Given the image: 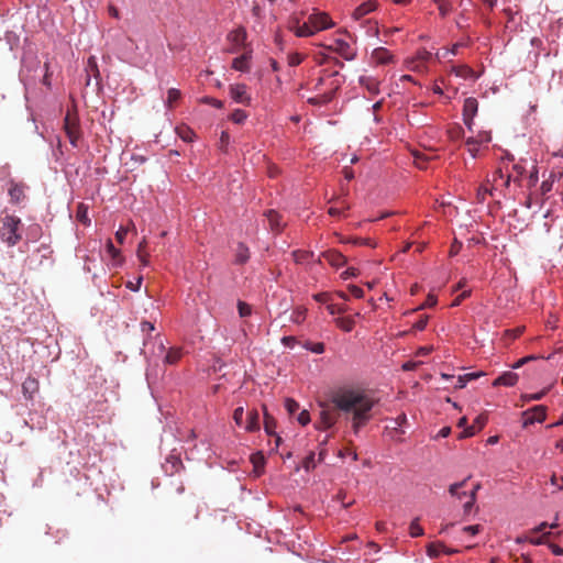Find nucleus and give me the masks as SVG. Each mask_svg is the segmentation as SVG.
<instances>
[{"label":"nucleus","mask_w":563,"mask_h":563,"mask_svg":"<svg viewBox=\"0 0 563 563\" xmlns=\"http://www.w3.org/2000/svg\"><path fill=\"white\" fill-rule=\"evenodd\" d=\"M375 400L361 390L345 388L335 391L331 396L330 404H320L319 421L316 428L327 430L332 428L339 420V411L352 413V428L358 433L372 418V409Z\"/></svg>","instance_id":"1"},{"label":"nucleus","mask_w":563,"mask_h":563,"mask_svg":"<svg viewBox=\"0 0 563 563\" xmlns=\"http://www.w3.org/2000/svg\"><path fill=\"white\" fill-rule=\"evenodd\" d=\"M21 224V219L15 216L7 214L5 217H3L1 219L0 227L1 241L5 243L8 246L16 245L22 239V235L20 233Z\"/></svg>","instance_id":"2"},{"label":"nucleus","mask_w":563,"mask_h":563,"mask_svg":"<svg viewBox=\"0 0 563 563\" xmlns=\"http://www.w3.org/2000/svg\"><path fill=\"white\" fill-rule=\"evenodd\" d=\"M488 184H493V188L500 189L504 195L506 191H509L511 176L509 174H504L501 168H497L493 172L492 176L487 178Z\"/></svg>","instance_id":"3"},{"label":"nucleus","mask_w":563,"mask_h":563,"mask_svg":"<svg viewBox=\"0 0 563 563\" xmlns=\"http://www.w3.org/2000/svg\"><path fill=\"white\" fill-rule=\"evenodd\" d=\"M327 49L339 54L346 60H353L356 56L355 49L351 45L341 38H335L332 44L325 46Z\"/></svg>","instance_id":"4"},{"label":"nucleus","mask_w":563,"mask_h":563,"mask_svg":"<svg viewBox=\"0 0 563 563\" xmlns=\"http://www.w3.org/2000/svg\"><path fill=\"white\" fill-rule=\"evenodd\" d=\"M523 427L533 424L534 422H542L547 418V407L543 405L534 406L522 412Z\"/></svg>","instance_id":"5"},{"label":"nucleus","mask_w":563,"mask_h":563,"mask_svg":"<svg viewBox=\"0 0 563 563\" xmlns=\"http://www.w3.org/2000/svg\"><path fill=\"white\" fill-rule=\"evenodd\" d=\"M478 101L474 97H468L463 104V122L470 131H472L473 119L477 114Z\"/></svg>","instance_id":"6"},{"label":"nucleus","mask_w":563,"mask_h":563,"mask_svg":"<svg viewBox=\"0 0 563 563\" xmlns=\"http://www.w3.org/2000/svg\"><path fill=\"white\" fill-rule=\"evenodd\" d=\"M230 96L231 98L244 106H249L251 103V96L247 92V87L244 84H235L230 86Z\"/></svg>","instance_id":"7"},{"label":"nucleus","mask_w":563,"mask_h":563,"mask_svg":"<svg viewBox=\"0 0 563 563\" xmlns=\"http://www.w3.org/2000/svg\"><path fill=\"white\" fill-rule=\"evenodd\" d=\"M308 20L312 29L314 30V33L331 27L333 25V23L330 20V16L324 12L312 13L309 15Z\"/></svg>","instance_id":"8"},{"label":"nucleus","mask_w":563,"mask_h":563,"mask_svg":"<svg viewBox=\"0 0 563 563\" xmlns=\"http://www.w3.org/2000/svg\"><path fill=\"white\" fill-rule=\"evenodd\" d=\"M64 128H65V132L67 134V137H68L70 144L74 147H76L77 143H78V140L80 137V131H79L78 123L76 122L75 119H71L70 115L67 114L65 117Z\"/></svg>","instance_id":"9"},{"label":"nucleus","mask_w":563,"mask_h":563,"mask_svg":"<svg viewBox=\"0 0 563 563\" xmlns=\"http://www.w3.org/2000/svg\"><path fill=\"white\" fill-rule=\"evenodd\" d=\"M321 256L333 267H341L347 262L346 257L336 250L325 251Z\"/></svg>","instance_id":"10"},{"label":"nucleus","mask_w":563,"mask_h":563,"mask_svg":"<svg viewBox=\"0 0 563 563\" xmlns=\"http://www.w3.org/2000/svg\"><path fill=\"white\" fill-rule=\"evenodd\" d=\"M487 422V417L479 415L472 426L465 428L459 435L460 439L473 437L476 432L481 431Z\"/></svg>","instance_id":"11"},{"label":"nucleus","mask_w":563,"mask_h":563,"mask_svg":"<svg viewBox=\"0 0 563 563\" xmlns=\"http://www.w3.org/2000/svg\"><path fill=\"white\" fill-rule=\"evenodd\" d=\"M360 85L367 90L371 96H376L380 92V81L372 76H361L358 79Z\"/></svg>","instance_id":"12"},{"label":"nucleus","mask_w":563,"mask_h":563,"mask_svg":"<svg viewBox=\"0 0 563 563\" xmlns=\"http://www.w3.org/2000/svg\"><path fill=\"white\" fill-rule=\"evenodd\" d=\"M40 389V383L34 377H26L25 380L22 384V391L26 399H33L34 395Z\"/></svg>","instance_id":"13"},{"label":"nucleus","mask_w":563,"mask_h":563,"mask_svg":"<svg viewBox=\"0 0 563 563\" xmlns=\"http://www.w3.org/2000/svg\"><path fill=\"white\" fill-rule=\"evenodd\" d=\"M519 379L518 374L514 372H505L501 375H499L493 383V386H507L512 387L517 384Z\"/></svg>","instance_id":"14"},{"label":"nucleus","mask_w":563,"mask_h":563,"mask_svg":"<svg viewBox=\"0 0 563 563\" xmlns=\"http://www.w3.org/2000/svg\"><path fill=\"white\" fill-rule=\"evenodd\" d=\"M455 550L448 549L443 542H431L427 545V554L431 559L439 558L441 553L452 554Z\"/></svg>","instance_id":"15"},{"label":"nucleus","mask_w":563,"mask_h":563,"mask_svg":"<svg viewBox=\"0 0 563 563\" xmlns=\"http://www.w3.org/2000/svg\"><path fill=\"white\" fill-rule=\"evenodd\" d=\"M265 216L268 220L269 228L272 231L278 233L283 230L285 223L283 222L282 216L275 210H267Z\"/></svg>","instance_id":"16"},{"label":"nucleus","mask_w":563,"mask_h":563,"mask_svg":"<svg viewBox=\"0 0 563 563\" xmlns=\"http://www.w3.org/2000/svg\"><path fill=\"white\" fill-rule=\"evenodd\" d=\"M372 59L377 65H386L393 60V55L384 47H377L372 52Z\"/></svg>","instance_id":"17"},{"label":"nucleus","mask_w":563,"mask_h":563,"mask_svg":"<svg viewBox=\"0 0 563 563\" xmlns=\"http://www.w3.org/2000/svg\"><path fill=\"white\" fill-rule=\"evenodd\" d=\"M377 8V1L375 0H368L366 2H363L360 4L353 12V18L355 20H360L366 14L373 12Z\"/></svg>","instance_id":"18"},{"label":"nucleus","mask_w":563,"mask_h":563,"mask_svg":"<svg viewBox=\"0 0 563 563\" xmlns=\"http://www.w3.org/2000/svg\"><path fill=\"white\" fill-rule=\"evenodd\" d=\"M260 413L256 409H252L247 412V419L244 429L247 432H256L260 430Z\"/></svg>","instance_id":"19"},{"label":"nucleus","mask_w":563,"mask_h":563,"mask_svg":"<svg viewBox=\"0 0 563 563\" xmlns=\"http://www.w3.org/2000/svg\"><path fill=\"white\" fill-rule=\"evenodd\" d=\"M181 357H183V349L181 347H170L167 351L163 362L165 365H175L180 361Z\"/></svg>","instance_id":"20"},{"label":"nucleus","mask_w":563,"mask_h":563,"mask_svg":"<svg viewBox=\"0 0 563 563\" xmlns=\"http://www.w3.org/2000/svg\"><path fill=\"white\" fill-rule=\"evenodd\" d=\"M496 189L493 188V184H488L487 181L485 184H482L476 191V200L478 203H483L487 196H493L494 191Z\"/></svg>","instance_id":"21"},{"label":"nucleus","mask_w":563,"mask_h":563,"mask_svg":"<svg viewBox=\"0 0 563 563\" xmlns=\"http://www.w3.org/2000/svg\"><path fill=\"white\" fill-rule=\"evenodd\" d=\"M228 38L236 46H241L246 40V31L244 27H238L229 33Z\"/></svg>","instance_id":"22"},{"label":"nucleus","mask_w":563,"mask_h":563,"mask_svg":"<svg viewBox=\"0 0 563 563\" xmlns=\"http://www.w3.org/2000/svg\"><path fill=\"white\" fill-rule=\"evenodd\" d=\"M452 73H454L457 77L468 79L473 78L476 79L477 76L475 75V71L467 65H459L452 67Z\"/></svg>","instance_id":"23"},{"label":"nucleus","mask_w":563,"mask_h":563,"mask_svg":"<svg viewBox=\"0 0 563 563\" xmlns=\"http://www.w3.org/2000/svg\"><path fill=\"white\" fill-rule=\"evenodd\" d=\"M9 196L11 201L14 203H19L24 199V186L19 184H12L9 189Z\"/></svg>","instance_id":"24"},{"label":"nucleus","mask_w":563,"mask_h":563,"mask_svg":"<svg viewBox=\"0 0 563 563\" xmlns=\"http://www.w3.org/2000/svg\"><path fill=\"white\" fill-rule=\"evenodd\" d=\"M263 409H264V429H265V432L268 434V435H276L275 434V429H276V426H277V422L276 420L274 419V417H272L267 410H266V407L263 406Z\"/></svg>","instance_id":"25"},{"label":"nucleus","mask_w":563,"mask_h":563,"mask_svg":"<svg viewBox=\"0 0 563 563\" xmlns=\"http://www.w3.org/2000/svg\"><path fill=\"white\" fill-rule=\"evenodd\" d=\"M250 56L244 54L233 59L232 68L239 71H249L250 70Z\"/></svg>","instance_id":"26"},{"label":"nucleus","mask_w":563,"mask_h":563,"mask_svg":"<svg viewBox=\"0 0 563 563\" xmlns=\"http://www.w3.org/2000/svg\"><path fill=\"white\" fill-rule=\"evenodd\" d=\"M335 323L341 330L345 332H351L355 327V321L352 317L336 318Z\"/></svg>","instance_id":"27"},{"label":"nucleus","mask_w":563,"mask_h":563,"mask_svg":"<svg viewBox=\"0 0 563 563\" xmlns=\"http://www.w3.org/2000/svg\"><path fill=\"white\" fill-rule=\"evenodd\" d=\"M294 32L299 37H308L314 34V30L312 29L309 20L301 25H298L294 29Z\"/></svg>","instance_id":"28"},{"label":"nucleus","mask_w":563,"mask_h":563,"mask_svg":"<svg viewBox=\"0 0 563 563\" xmlns=\"http://www.w3.org/2000/svg\"><path fill=\"white\" fill-rule=\"evenodd\" d=\"M181 98V92L176 88H170L167 91V99L165 101V104L167 108L172 109Z\"/></svg>","instance_id":"29"},{"label":"nucleus","mask_w":563,"mask_h":563,"mask_svg":"<svg viewBox=\"0 0 563 563\" xmlns=\"http://www.w3.org/2000/svg\"><path fill=\"white\" fill-rule=\"evenodd\" d=\"M145 249H146V240L143 239L139 244L137 252H136L137 258L140 260L141 264L143 266L148 265V254L146 253Z\"/></svg>","instance_id":"30"},{"label":"nucleus","mask_w":563,"mask_h":563,"mask_svg":"<svg viewBox=\"0 0 563 563\" xmlns=\"http://www.w3.org/2000/svg\"><path fill=\"white\" fill-rule=\"evenodd\" d=\"M332 99H333V92H324L320 96L310 98L308 101L311 104L321 106V104L329 103L330 101H332Z\"/></svg>","instance_id":"31"},{"label":"nucleus","mask_w":563,"mask_h":563,"mask_svg":"<svg viewBox=\"0 0 563 563\" xmlns=\"http://www.w3.org/2000/svg\"><path fill=\"white\" fill-rule=\"evenodd\" d=\"M249 257H250L249 249L244 244L240 243L238 246V251H236V261L240 264H243L249 260Z\"/></svg>","instance_id":"32"},{"label":"nucleus","mask_w":563,"mask_h":563,"mask_svg":"<svg viewBox=\"0 0 563 563\" xmlns=\"http://www.w3.org/2000/svg\"><path fill=\"white\" fill-rule=\"evenodd\" d=\"M409 533L412 538H417L423 534V528L419 523V519L416 518L409 526Z\"/></svg>","instance_id":"33"},{"label":"nucleus","mask_w":563,"mask_h":563,"mask_svg":"<svg viewBox=\"0 0 563 563\" xmlns=\"http://www.w3.org/2000/svg\"><path fill=\"white\" fill-rule=\"evenodd\" d=\"M177 134L185 141V142H191L192 137L195 135L194 131L190 130L187 126H180L177 128Z\"/></svg>","instance_id":"34"},{"label":"nucleus","mask_w":563,"mask_h":563,"mask_svg":"<svg viewBox=\"0 0 563 563\" xmlns=\"http://www.w3.org/2000/svg\"><path fill=\"white\" fill-rule=\"evenodd\" d=\"M307 309L303 307H297L292 312V321L295 323H301L306 319Z\"/></svg>","instance_id":"35"},{"label":"nucleus","mask_w":563,"mask_h":563,"mask_svg":"<svg viewBox=\"0 0 563 563\" xmlns=\"http://www.w3.org/2000/svg\"><path fill=\"white\" fill-rule=\"evenodd\" d=\"M305 347L316 354H321L325 350V346L322 342H317V343L307 342L305 344Z\"/></svg>","instance_id":"36"},{"label":"nucleus","mask_w":563,"mask_h":563,"mask_svg":"<svg viewBox=\"0 0 563 563\" xmlns=\"http://www.w3.org/2000/svg\"><path fill=\"white\" fill-rule=\"evenodd\" d=\"M247 118V114L244 110H241V109H236L232 112L231 114V120L234 122V123H238V124H241L243 123Z\"/></svg>","instance_id":"37"},{"label":"nucleus","mask_w":563,"mask_h":563,"mask_svg":"<svg viewBox=\"0 0 563 563\" xmlns=\"http://www.w3.org/2000/svg\"><path fill=\"white\" fill-rule=\"evenodd\" d=\"M434 2L438 4L441 16L444 18L452 11V5L444 0H434Z\"/></svg>","instance_id":"38"},{"label":"nucleus","mask_w":563,"mask_h":563,"mask_svg":"<svg viewBox=\"0 0 563 563\" xmlns=\"http://www.w3.org/2000/svg\"><path fill=\"white\" fill-rule=\"evenodd\" d=\"M328 77H334L335 79H333L331 82H330V90L328 92H333V96L335 95V92L339 90V88L341 87V80H339L336 77H339V71H332L328 75Z\"/></svg>","instance_id":"39"},{"label":"nucleus","mask_w":563,"mask_h":563,"mask_svg":"<svg viewBox=\"0 0 563 563\" xmlns=\"http://www.w3.org/2000/svg\"><path fill=\"white\" fill-rule=\"evenodd\" d=\"M466 481H467V479H464V481H462V482H460V483H454V484L450 485V487H449V493H450L453 497H456V498L461 499L460 489H461L462 487H464V486H465Z\"/></svg>","instance_id":"40"},{"label":"nucleus","mask_w":563,"mask_h":563,"mask_svg":"<svg viewBox=\"0 0 563 563\" xmlns=\"http://www.w3.org/2000/svg\"><path fill=\"white\" fill-rule=\"evenodd\" d=\"M478 141L477 139H474V137H468L466 140V146H467V150L468 152L471 153V155L473 157H475L477 155V152H478Z\"/></svg>","instance_id":"41"},{"label":"nucleus","mask_w":563,"mask_h":563,"mask_svg":"<svg viewBox=\"0 0 563 563\" xmlns=\"http://www.w3.org/2000/svg\"><path fill=\"white\" fill-rule=\"evenodd\" d=\"M77 218L80 222L88 225L90 223V220L87 216V208L84 205H79L77 209Z\"/></svg>","instance_id":"42"},{"label":"nucleus","mask_w":563,"mask_h":563,"mask_svg":"<svg viewBox=\"0 0 563 563\" xmlns=\"http://www.w3.org/2000/svg\"><path fill=\"white\" fill-rule=\"evenodd\" d=\"M303 56L299 53H291L287 57L288 65L291 67L298 66L302 63Z\"/></svg>","instance_id":"43"},{"label":"nucleus","mask_w":563,"mask_h":563,"mask_svg":"<svg viewBox=\"0 0 563 563\" xmlns=\"http://www.w3.org/2000/svg\"><path fill=\"white\" fill-rule=\"evenodd\" d=\"M238 310H239L240 317H242V318L250 316L252 312L251 306L244 301L238 302Z\"/></svg>","instance_id":"44"},{"label":"nucleus","mask_w":563,"mask_h":563,"mask_svg":"<svg viewBox=\"0 0 563 563\" xmlns=\"http://www.w3.org/2000/svg\"><path fill=\"white\" fill-rule=\"evenodd\" d=\"M285 408L289 415H294L299 409V404L292 398H287L285 400Z\"/></svg>","instance_id":"45"},{"label":"nucleus","mask_w":563,"mask_h":563,"mask_svg":"<svg viewBox=\"0 0 563 563\" xmlns=\"http://www.w3.org/2000/svg\"><path fill=\"white\" fill-rule=\"evenodd\" d=\"M343 242L353 243L354 245H367L371 247L375 246V244L369 239H364V238H355L352 240H344Z\"/></svg>","instance_id":"46"},{"label":"nucleus","mask_w":563,"mask_h":563,"mask_svg":"<svg viewBox=\"0 0 563 563\" xmlns=\"http://www.w3.org/2000/svg\"><path fill=\"white\" fill-rule=\"evenodd\" d=\"M413 157L417 167L421 169L426 168V162L428 161V157H426L422 153L419 152H415Z\"/></svg>","instance_id":"47"},{"label":"nucleus","mask_w":563,"mask_h":563,"mask_svg":"<svg viewBox=\"0 0 563 563\" xmlns=\"http://www.w3.org/2000/svg\"><path fill=\"white\" fill-rule=\"evenodd\" d=\"M548 393V389H543L539 393L523 395L522 398L526 401H532V400H541Z\"/></svg>","instance_id":"48"},{"label":"nucleus","mask_w":563,"mask_h":563,"mask_svg":"<svg viewBox=\"0 0 563 563\" xmlns=\"http://www.w3.org/2000/svg\"><path fill=\"white\" fill-rule=\"evenodd\" d=\"M243 415H244V409L243 407H238L235 408L234 412H233V420L234 422L239 426V427H242L243 424Z\"/></svg>","instance_id":"49"},{"label":"nucleus","mask_w":563,"mask_h":563,"mask_svg":"<svg viewBox=\"0 0 563 563\" xmlns=\"http://www.w3.org/2000/svg\"><path fill=\"white\" fill-rule=\"evenodd\" d=\"M316 467L314 453H310L303 461V468L306 471L313 470Z\"/></svg>","instance_id":"50"},{"label":"nucleus","mask_w":563,"mask_h":563,"mask_svg":"<svg viewBox=\"0 0 563 563\" xmlns=\"http://www.w3.org/2000/svg\"><path fill=\"white\" fill-rule=\"evenodd\" d=\"M297 420L298 422L301 424V426H307L309 422H310V413L308 410H302L298 417H297Z\"/></svg>","instance_id":"51"},{"label":"nucleus","mask_w":563,"mask_h":563,"mask_svg":"<svg viewBox=\"0 0 563 563\" xmlns=\"http://www.w3.org/2000/svg\"><path fill=\"white\" fill-rule=\"evenodd\" d=\"M349 291L351 292L352 296H354L355 298H363L364 297V291L361 287L356 286V285H349Z\"/></svg>","instance_id":"52"},{"label":"nucleus","mask_w":563,"mask_h":563,"mask_svg":"<svg viewBox=\"0 0 563 563\" xmlns=\"http://www.w3.org/2000/svg\"><path fill=\"white\" fill-rule=\"evenodd\" d=\"M252 462L254 464V468L257 471L260 467L264 465V456L261 453H256L252 455Z\"/></svg>","instance_id":"53"},{"label":"nucleus","mask_w":563,"mask_h":563,"mask_svg":"<svg viewBox=\"0 0 563 563\" xmlns=\"http://www.w3.org/2000/svg\"><path fill=\"white\" fill-rule=\"evenodd\" d=\"M107 251L113 260H117L120 256V251L114 247L113 243L110 240L107 243Z\"/></svg>","instance_id":"54"},{"label":"nucleus","mask_w":563,"mask_h":563,"mask_svg":"<svg viewBox=\"0 0 563 563\" xmlns=\"http://www.w3.org/2000/svg\"><path fill=\"white\" fill-rule=\"evenodd\" d=\"M475 501L476 500H475V497H474V493H470L468 494V500L463 505L465 514H468L471 511V509L474 506Z\"/></svg>","instance_id":"55"},{"label":"nucleus","mask_w":563,"mask_h":563,"mask_svg":"<svg viewBox=\"0 0 563 563\" xmlns=\"http://www.w3.org/2000/svg\"><path fill=\"white\" fill-rule=\"evenodd\" d=\"M345 497H346V493H345V492H343V490H340V492L336 494V496H335V498H336L339 501H341V503H342V505H343V507H344V508H349L350 506H352V505H353V503H354V501H353V500H351V501L345 503Z\"/></svg>","instance_id":"56"},{"label":"nucleus","mask_w":563,"mask_h":563,"mask_svg":"<svg viewBox=\"0 0 563 563\" xmlns=\"http://www.w3.org/2000/svg\"><path fill=\"white\" fill-rule=\"evenodd\" d=\"M427 323H428V317L423 316L417 322H415L413 329H416L418 331H422L427 327Z\"/></svg>","instance_id":"57"},{"label":"nucleus","mask_w":563,"mask_h":563,"mask_svg":"<svg viewBox=\"0 0 563 563\" xmlns=\"http://www.w3.org/2000/svg\"><path fill=\"white\" fill-rule=\"evenodd\" d=\"M358 274V271L354 267H350L347 268L346 271H344L342 274H341V277L343 279H349L351 277H356Z\"/></svg>","instance_id":"58"},{"label":"nucleus","mask_w":563,"mask_h":563,"mask_svg":"<svg viewBox=\"0 0 563 563\" xmlns=\"http://www.w3.org/2000/svg\"><path fill=\"white\" fill-rule=\"evenodd\" d=\"M552 186H553V181L552 180H544L542 184H541V187H540V190H541V195L544 196L547 195L549 191L552 190Z\"/></svg>","instance_id":"59"},{"label":"nucleus","mask_w":563,"mask_h":563,"mask_svg":"<svg viewBox=\"0 0 563 563\" xmlns=\"http://www.w3.org/2000/svg\"><path fill=\"white\" fill-rule=\"evenodd\" d=\"M523 332V328H516L512 330H507L506 335L509 336L511 340H515L516 338L520 336Z\"/></svg>","instance_id":"60"},{"label":"nucleus","mask_w":563,"mask_h":563,"mask_svg":"<svg viewBox=\"0 0 563 563\" xmlns=\"http://www.w3.org/2000/svg\"><path fill=\"white\" fill-rule=\"evenodd\" d=\"M437 305V297L433 295H428L424 303L420 308H432Z\"/></svg>","instance_id":"61"},{"label":"nucleus","mask_w":563,"mask_h":563,"mask_svg":"<svg viewBox=\"0 0 563 563\" xmlns=\"http://www.w3.org/2000/svg\"><path fill=\"white\" fill-rule=\"evenodd\" d=\"M141 330L143 333H151L155 330V327L150 321H143L141 322Z\"/></svg>","instance_id":"62"},{"label":"nucleus","mask_w":563,"mask_h":563,"mask_svg":"<svg viewBox=\"0 0 563 563\" xmlns=\"http://www.w3.org/2000/svg\"><path fill=\"white\" fill-rule=\"evenodd\" d=\"M463 531L466 533H470L471 536H475L481 531V526L479 525L466 526L463 528Z\"/></svg>","instance_id":"63"},{"label":"nucleus","mask_w":563,"mask_h":563,"mask_svg":"<svg viewBox=\"0 0 563 563\" xmlns=\"http://www.w3.org/2000/svg\"><path fill=\"white\" fill-rule=\"evenodd\" d=\"M126 234H128V229L120 228V229L117 231V233H115V239H117V241H118L120 244H122V243H123V241H124V239H125V236H126Z\"/></svg>","instance_id":"64"}]
</instances>
